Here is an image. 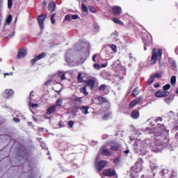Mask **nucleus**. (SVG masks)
Listing matches in <instances>:
<instances>
[{
	"mask_svg": "<svg viewBox=\"0 0 178 178\" xmlns=\"http://www.w3.org/2000/svg\"><path fill=\"white\" fill-rule=\"evenodd\" d=\"M102 155H105L108 156V155H111V152L108 149H103L102 152Z\"/></svg>",
	"mask_w": 178,
	"mask_h": 178,
	"instance_id": "b1692460",
	"label": "nucleus"
},
{
	"mask_svg": "<svg viewBox=\"0 0 178 178\" xmlns=\"http://www.w3.org/2000/svg\"><path fill=\"white\" fill-rule=\"evenodd\" d=\"M163 88L164 91H168V90L170 89V84H166L165 86H163Z\"/></svg>",
	"mask_w": 178,
	"mask_h": 178,
	"instance_id": "c9c22d12",
	"label": "nucleus"
},
{
	"mask_svg": "<svg viewBox=\"0 0 178 178\" xmlns=\"http://www.w3.org/2000/svg\"><path fill=\"white\" fill-rule=\"evenodd\" d=\"M152 77H153L154 79H159V78H161V74H154L153 76H152Z\"/></svg>",
	"mask_w": 178,
	"mask_h": 178,
	"instance_id": "c03bdc74",
	"label": "nucleus"
},
{
	"mask_svg": "<svg viewBox=\"0 0 178 178\" xmlns=\"http://www.w3.org/2000/svg\"><path fill=\"white\" fill-rule=\"evenodd\" d=\"M15 115H17V118H20V117L22 118V116H23V115H22V113H20L19 112L15 113Z\"/></svg>",
	"mask_w": 178,
	"mask_h": 178,
	"instance_id": "603ef678",
	"label": "nucleus"
},
{
	"mask_svg": "<svg viewBox=\"0 0 178 178\" xmlns=\"http://www.w3.org/2000/svg\"><path fill=\"white\" fill-rule=\"evenodd\" d=\"M108 164V162L106 161H101L97 164V168L99 169V170H102L105 166Z\"/></svg>",
	"mask_w": 178,
	"mask_h": 178,
	"instance_id": "9b49d317",
	"label": "nucleus"
},
{
	"mask_svg": "<svg viewBox=\"0 0 178 178\" xmlns=\"http://www.w3.org/2000/svg\"><path fill=\"white\" fill-rule=\"evenodd\" d=\"M73 124H74V122L70 121L68 123L69 127H73Z\"/></svg>",
	"mask_w": 178,
	"mask_h": 178,
	"instance_id": "de8ad7c7",
	"label": "nucleus"
},
{
	"mask_svg": "<svg viewBox=\"0 0 178 178\" xmlns=\"http://www.w3.org/2000/svg\"><path fill=\"white\" fill-rule=\"evenodd\" d=\"M115 163H119V159L114 160Z\"/></svg>",
	"mask_w": 178,
	"mask_h": 178,
	"instance_id": "052dcab7",
	"label": "nucleus"
},
{
	"mask_svg": "<svg viewBox=\"0 0 178 178\" xmlns=\"http://www.w3.org/2000/svg\"><path fill=\"white\" fill-rule=\"evenodd\" d=\"M114 15H120L122 13V8L120 7L114 6L112 8Z\"/></svg>",
	"mask_w": 178,
	"mask_h": 178,
	"instance_id": "2eb2a0df",
	"label": "nucleus"
},
{
	"mask_svg": "<svg viewBox=\"0 0 178 178\" xmlns=\"http://www.w3.org/2000/svg\"><path fill=\"white\" fill-rule=\"evenodd\" d=\"M55 9H56V4L54 1H51L49 4V10H50V12H54Z\"/></svg>",
	"mask_w": 178,
	"mask_h": 178,
	"instance_id": "dca6fc26",
	"label": "nucleus"
},
{
	"mask_svg": "<svg viewBox=\"0 0 178 178\" xmlns=\"http://www.w3.org/2000/svg\"><path fill=\"white\" fill-rule=\"evenodd\" d=\"M159 86V83H155L154 84L155 88H158Z\"/></svg>",
	"mask_w": 178,
	"mask_h": 178,
	"instance_id": "680f3d73",
	"label": "nucleus"
},
{
	"mask_svg": "<svg viewBox=\"0 0 178 178\" xmlns=\"http://www.w3.org/2000/svg\"><path fill=\"white\" fill-rule=\"evenodd\" d=\"M65 20H66L67 22H70V20H72V14L65 15Z\"/></svg>",
	"mask_w": 178,
	"mask_h": 178,
	"instance_id": "c756f323",
	"label": "nucleus"
},
{
	"mask_svg": "<svg viewBox=\"0 0 178 178\" xmlns=\"http://www.w3.org/2000/svg\"><path fill=\"white\" fill-rule=\"evenodd\" d=\"M102 66L103 67H106V66H108V64L107 63H104V64H102Z\"/></svg>",
	"mask_w": 178,
	"mask_h": 178,
	"instance_id": "13d9d810",
	"label": "nucleus"
},
{
	"mask_svg": "<svg viewBox=\"0 0 178 178\" xmlns=\"http://www.w3.org/2000/svg\"><path fill=\"white\" fill-rule=\"evenodd\" d=\"M131 118L133 119H138L140 118V112L138 110H134L131 113Z\"/></svg>",
	"mask_w": 178,
	"mask_h": 178,
	"instance_id": "f3484780",
	"label": "nucleus"
},
{
	"mask_svg": "<svg viewBox=\"0 0 178 178\" xmlns=\"http://www.w3.org/2000/svg\"><path fill=\"white\" fill-rule=\"evenodd\" d=\"M95 58H97V54H95L92 57V60H94V62H95Z\"/></svg>",
	"mask_w": 178,
	"mask_h": 178,
	"instance_id": "bf43d9fd",
	"label": "nucleus"
},
{
	"mask_svg": "<svg viewBox=\"0 0 178 178\" xmlns=\"http://www.w3.org/2000/svg\"><path fill=\"white\" fill-rule=\"evenodd\" d=\"M65 60L67 63H69V65H70V61H69V57L67 56V55L65 56Z\"/></svg>",
	"mask_w": 178,
	"mask_h": 178,
	"instance_id": "3c124183",
	"label": "nucleus"
},
{
	"mask_svg": "<svg viewBox=\"0 0 178 178\" xmlns=\"http://www.w3.org/2000/svg\"><path fill=\"white\" fill-rule=\"evenodd\" d=\"M129 58H130L131 59H133V54H129Z\"/></svg>",
	"mask_w": 178,
	"mask_h": 178,
	"instance_id": "e2e57ef3",
	"label": "nucleus"
},
{
	"mask_svg": "<svg viewBox=\"0 0 178 178\" xmlns=\"http://www.w3.org/2000/svg\"><path fill=\"white\" fill-rule=\"evenodd\" d=\"M13 120H14V122H15V123H19V122H20V119H19L17 118H14Z\"/></svg>",
	"mask_w": 178,
	"mask_h": 178,
	"instance_id": "09e8293b",
	"label": "nucleus"
},
{
	"mask_svg": "<svg viewBox=\"0 0 178 178\" xmlns=\"http://www.w3.org/2000/svg\"><path fill=\"white\" fill-rule=\"evenodd\" d=\"M98 99H99V101L102 102H104L105 101V98H104L102 97H99Z\"/></svg>",
	"mask_w": 178,
	"mask_h": 178,
	"instance_id": "8fccbe9b",
	"label": "nucleus"
},
{
	"mask_svg": "<svg viewBox=\"0 0 178 178\" xmlns=\"http://www.w3.org/2000/svg\"><path fill=\"white\" fill-rule=\"evenodd\" d=\"M118 32H115L111 35L110 38L112 40V41H118Z\"/></svg>",
	"mask_w": 178,
	"mask_h": 178,
	"instance_id": "aec40b11",
	"label": "nucleus"
},
{
	"mask_svg": "<svg viewBox=\"0 0 178 178\" xmlns=\"http://www.w3.org/2000/svg\"><path fill=\"white\" fill-rule=\"evenodd\" d=\"M124 154H129V150H126V151H124Z\"/></svg>",
	"mask_w": 178,
	"mask_h": 178,
	"instance_id": "0e129e2a",
	"label": "nucleus"
},
{
	"mask_svg": "<svg viewBox=\"0 0 178 178\" xmlns=\"http://www.w3.org/2000/svg\"><path fill=\"white\" fill-rule=\"evenodd\" d=\"M56 110V106L53 105L51 106L48 109H47V114L51 115V113H54V112Z\"/></svg>",
	"mask_w": 178,
	"mask_h": 178,
	"instance_id": "a211bd4d",
	"label": "nucleus"
},
{
	"mask_svg": "<svg viewBox=\"0 0 178 178\" xmlns=\"http://www.w3.org/2000/svg\"><path fill=\"white\" fill-rule=\"evenodd\" d=\"M59 126L60 127H63V122H60Z\"/></svg>",
	"mask_w": 178,
	"mask_h": 178,
	"instance_id": "6e6d98bb",
	"label": "nucleus"
},
{
	"mask_svg": "<svg viewBox=\"0 0 178 178\" xmlns=\"http://www.w3.org/2000/svg\"><path fill=\"white\" fill-rule=\"evenodd\" d=\"M171 84H176V76H172L170 79Z\"/></svg>",
	"mask_w": 178,
	"mask_h": 178,
	"instance_id": "f704fd0d",
	"label": "nucleus"
},
{
	"mask_svg": "<svg viewBox=\"0 0 178 178\" xmlns=\"http://www.w3.org/2000/svg\"><path fill=\"white\" fill-rule=\"evenodd\" d=\"M154 83V76H152L149 78L147 81V86H149L150 84H152Z\"/></svg>",
	"mask_w": 178,
	"mask_h": 178,
	"instance_id": "72a5a7b5",
	"label": "nucleus"
},
{
	"mask_svg": "<svg viewBox=\"0 0 178 178\" xmlns=\"http://www.w3.org/2000/svg\"><path fill=\"white\" fill-rule=\"evenodd\" d=\"M51 23H52V24H55V19L54 18V16H51Z\"/></svg>",
	"mask_w": 178,
	"mask_h": 178,
	"instance_id": "5fc2aeb1",
	"label": "nucleus"
},
{
	"mask_svg": "<svg viewBox=\"0 0 178 178\" xmlns=\"http://www.w3.org/2000/svg\"><path fill=\"white\" fill-rule=\"evenodd\" d=\"M168 145L169 139H166L165 137L163 138H159L152 145V151H154L155 152H160V151H162L163 148Z\"/></svg>",
	"mask_w": 178,
	"mask_h": 178,
	"instance_id": "f257e3e1",
	"label": "nucleus"
},
{
	"mask_svg": "<svg viewBox=\"0 0 178 178\" xmlns=\"http://www.w3.org/2000/svg\"><path fill=\"white\" fill-rule=\"evenodd\" d=\"M46 55L47 54L45 53H44V52L41 53L38 56H36L35 58L31 60V63L33 65H34V63H35V62L40 60V59H42L43 58H45Z\"/></svg>",
	"mask_w": 178,
	"mask_h": 178,
	"instance_id": "9d476101",
	"label": "nucleus"
},
{
	"mask_svg": "<svg viewBox=\"0 0 178 178\" xmlns=\"http://www.w3.org/2000/svg\"><path fill=\"white\" fill-rule=\"evenodd\" d=\"M81 8H82L83 12H84L83 15L87 16V15H88V8L86 7V4L82 3Z\"/></svg>",
	"mask_w": 178,
	"mask_h": 178,
	"instance_id": "6ab92c4d",
	"label": "nucleus"
},
{
	"mask_svg": "<svg viewBox=\"0 0 178 178\" xmlns=\"http://www.w3.org/2000/svg\"><path fill=\"white\" fill-rule=\"evenodd\" d=\"M43 5H44V6H47V1H44Z\"/></svg>",
	"mask_w": 178,
	"mask_h": 178,
	"instance_id": "69168bd1",
	"label": "nucleus"
},
{
	"mask_svg": "<svg viewBox=\"0 0 178 178\" xmlns=\"http://www.w3.org/2000/svg\"><path fill=\"white\" fill-rule=\"evenodd\" d=\"M8 8H12L13 0H8Z\"/></svg>",
	"mask_w": 178,
	"mask_h": 178,
	"instance_id": "49530a36",
	"label": "nucleus"
},
{
	"mask_svg": "<svg viewBox=\"0 0 178 178\" xmlns=\"http://www.w3.org/2000/svg\"><path fill=\"white\" fill-rule=\"evenodd\" d=\"M88 9L90 10V12H92V13H97V10L92 6H90L88 7Z\"/></svg>",
	"mask_w": 178,
	"mask_h": 178,
	"instance_id": "c85d7f7f",
	"label": "nucleus"
},
{
	"mask_svg": "<svg viewBox=\"0 0 178 178\" xmlns=\"http://www.w3.org/2000/svg\"><path fill=\"white\" fill-rule=\"evenodd\" d=\"M57 74H58V77L60 78L61 80L66 79V76H65V72L59 71Z\"/></svg>",
	"mask_w": 178,
	"mask_h": 178,
	"instance_id": "5701e85b",
	"label": "nucleus"
},
{
	"mask_svg": "<svg viewBox=\"0 0 178 178\" xmlns=\"http://www.w3.org/2000/svg\"><path fill=\"white\" fill-rule=\"evenodd\" d=\"M4 76H13V72H10V73H5Z\"/></svg>",
	"mask_w": 178,
	"mask_h": 178,
	"instance_id": "864d4df0",
	"label": "nucleus"
},
{
	"mask_svg": "<svg viewBox=\"0 0 178 178\" xmlns=\"http://www.w3.org/2000/svg\"><path fill=\"white\" fill-rule=\"evenodd\" d=\"M106 85H102L99 88V91H104V90H106Z\"/></svg>",
	"mask_w": 178,
	"mask_h": 178,
	"instance_id": "4c0bfd02",
	"label": "nucleus"
},
{
	"mask_svg": "<svg viewBox=\"0 0 178 178\" xmlns=\"http://www.w3.org/2000/svg\"><path fill=\"white\" fill-rule=\"evenodd\" d=\"M95 84V83L94 82V80L89 79L87 81V86H88V87H90V88H94Z\"/></svg>",
	"mask_w": 178,
	"mask_h": 178,
	"instance_id": "412c9836",
	"label": "nucleus"
},
{
	"mask_svg": "<svg viewBox=\"0 0 178 178\" xmlns=\"http://www.w3.org/2000/svg\"><path fill=\"white\" fill-rule=\"evenodd\" d=\"M46 17L47 15H40L38 17V22L40 27V30H44V22L45 21Z\"/></svg>",
	"mask_w": 178,
	"mask_h": 178,
	"instance_id": "6e6552de",
	"label": "nucleus"
},
{
	"mask_svg": "<svg viewBox=\"0 0 178 178\" xmlns=\"http://www.w3.org/2000/svg\"><path fill=\"white\" fill-rule=\"evenodd\" d=\"M79 81L81 82L83 81V77L81 76V73H79L77 77Z\"/></svg>",
	"mask_w": 178,
	"mask_h": 178,
	"instance_id": "a18cd8bd",
	"label": "nucleus"
},
{
	"mask_svg": "<svg viewBox=\"0 0 178 178\" xmlns=\"http://www.w3.org/2000/svg\"><path fill=\"white\" fill-rule=\"evenodd\" d=\"M88 109H89V107L88 106H83L81 108V111L83 113H84V115H88Z\"/></svg>",
	"mask_w": 178,
	"mask_h": 178,
	"instance_id": "4be33fe9",
	"label": "nucleus"
},
{
	"mask_svg": "<svg viewBox=\"0 0 178 178\" xmlns=\"http://www.w3.org/2000/svg\"><path fill=\"white\" fill-rule=\"evenodd\" d=\"M143 169V159H140L134 166L131 168V176L133 178L137 177V174L140 173Z\"/></svg>",
	"mask_w": 178,
	"mask_h": 178,
	"instance_id": "7ed1b4c3",
	"label": "nucleus"
},
{
	"mask_svg": "<svg viewBox=\"0 0 178 178\" xmlns=\"http://www.w3.org/2000/svg\"><path fill=\"white\" fill-rule=\"evenodd\" d=\"M15 94V92L12 89H6L4 90L2 93V96L6 99H8L10 98V97H13V95Z\"/></svg>",
	"mask_w": 178,
	"mask_h": 178,
	"instance_id": "0eeeda50",
	"label": "nucleus"
},
{
	"mask_svg": "<svg viewBox=\"0 0 178 178\" xmlns=\"http://www.w3.org/2000/svg\"><path fill=\"white\" fill-rule=\"evenodd\" d=\"M62 104H63V99H58L56 101V106H62Z\"/></svg>",
	"mask_w": 178,
	"mask_h": 178,
	"instance_id": "7c9ffc66",
	"label": "nucleus"
},
{
	"mask_svg": "<svg viewBox=\"0 0 178 178\" xmlns=\"http://www.w3.org/2000/svg\"><path fill=\"white\" fill-rule=\"evenodd\" d=\"M103 175L107 176V177H113V176H115V178H118V176H116V172H115V170H113V169L104 170Z\"/></svg>",
	"mask_w": 178,
	"mask_h": 178,
	"instance_id": "423d86ee",
	"label": "nucleus"
},
{
	"mask_svg": "<svg viewBox=\"0 0 178 178\" xmlns=\"http://www.w3.org/2000/svg\"><path fill=\"white\" fill-rule=\"evenodd\" d=\"M132 95H138V88H135L132 92Z\"/></svg>",
	"mask_w": 178,
	"mask_h": 178,
	"instance_id": "58836bf2",
	"label": "nucleus"
},
{
	"mask_svg": "<svg viewBox=\"0 0 178 178\" xmlns=\"http://www.w3.org/2000/svg\"><path fill=\"white\" fill-rule=\"evenodd\" d=\"M11 22H12V15H10L7 18V23L9 24Z\"/></svg>",
	"mask_w": 178,
	"mask_h": 178,
	"instance_id": "79ce46f5",
	"label": "nucleus"
},
{
	"mask_svg": "<svg viewBox=\"0 0 178 178\" xmlns=\"http://www.w3.org/2000/svg\"><path fill=\"white\" fill-rule=\"evenodd\" d=\"M170 63L172 65V69H173L174 70H175L177 66H176V62H175L174 60H171Z\"/></svg>",
	"mask_w": 178,
	"mask_h": 178,
	"instance_id": "e433bc0d",
	"label": "nucleus"
},
{
	"mask_svg": "<svg viewBox=\"0 0 178 178\" xmlns=\"http://www.w3.org/2000/svg\"><path fill=\"white\" fill-rule=\"evenodd\" d=\"M29 106H31V108H38V104H31L29 103Z\"/></svg>",
	"mask_w": 178,
	"mask_h": 178,
	"instance_id": "ea45409f",
	"label": "nucleus"
},
{
	"mask_svg": "<svg viewBox=\"0 0 178 178\" xmlns=\"http://www.w3.org/2000/svg\"><path fill=\"white\" fill-rule=\"evenodd\" d=\"M120 144L117 143H111V151H118L119 149H120Z\"/></svg>",
	"mask_w": 178,
	"mask_h": 178,
	"instance_id": "4468645a",
	"label": "nucleus"
},
{
	"mask_svg": "<svg viewBox=\"0 0 178 178\" xmlns=\"http://www.w3.org/2000/svg\"><path fill=\"white\" fill-rule=\"evenodd\" d=\"M165 104H170L172 101H173V99L172 97H167L164 99Z\"/></svg>",
	"mask_w": 178,
	"mask_h": 178,
	"instance_id": "473e14b6",
	"label": "nucleus"
},
{
	"mask_svg": "<svg viewBox=\"0 0 178 178\" xmlns=\"http://www.w3.org/2000/svg\"><path fill=\"white\" fill-rule=\"evenodd\" d=\"M112 20L115 24H120V26L123 25V22L117 18H112Z\"/></svg>",
	"mask_w": 178,
	"mask_h": 178,
	"instance_id": "393cba45",
	"label": "nucleus"
},
{
	"mask_svg": "<svg viewBox=\"0 0 178 178\" xmlns=\"http://www.w3.org/2000/svg\"><path fill=\"white\" fill-rule=\"evenodd\" d=\"M142 99H143V97H139L135 99L134 101H132L129 104L130 108H134V106H136V105L138 104V102H140V101H141Z\"/></svg>",
	"mask_w": 178,
	"mask_h": 178,
	"instance_id": "f8f14e48",
	"label": "nucleus"
},
{
	"mask_svg": "<svg viewBox=\"0 0 178 178\" xmlns=\"http://www.w3.org/2000/svg\"><path fill=\"white\" fill-rule=\"evenodd\" d=\"M156 168H158L156 165L152 166V170H155V169H156Z\"/></svg>",
	"mask_w": 178,
	"mask_h": 178,
	"instance_id": "4d7b16f0",
	"label": "nucleus"
},
{
	"mask_svg": "<svg viewBox=\"0 0 178 178\" xmlns=\"http://www.w3.org/2000/svg\"><path fill=\"white\" fill-rule=\"evenodd\" d=\"M161 56L162 49H159L157 50L156 49H153L150 65H155V63H156V60H158V59H161Z\"/></svg>",
	"mask_w": 178,
	"mask_h": 178,
	"instance_id": "20e7f679",
	"label": "nucleus"
},
{
	"mask_svg": "<svg viewBox=\"0 0 178 178\" xmlns=\"http://www.w3.org/2000/svg\"><path fill=\"white\" fill-rule=\"evenodd\" d=\"M175 137L178 138V133L175 135Z\"/></svg>",
	"mask_w": 178,
	"mask_h": 178,
	"instance_id": "774afa93",
	"label": "nucleus"
},
{
	"mask_svg": "<svg viewBox=\"0 0 178 178\" xmlns=\"http://www.w3.org/2000/svg\"><path fill=\"white\" fill-rule=\"evenodd\" d=\"M110 48H111L112 51H113V52H117L118 51V47H116V45L115 44H110Z\"/></svg>",
	"mask_w": 178,
	"mask_h": 178,
	"instance_id": "2f4dec72",
	"label": "nucleus"
},
{
	"mask_svg": "<svg viewBox=\"0 0 178 178\" xmlns=\"http://www.w3.org/2000/svg\"><path fill=\"white\" fill-rule=\"evenodd\" d=\"M33 95V92H31L30 94V99H31V96Z\"/></svg>",
	"mask_w": 178,
	"mask_h": 178,
	"instance_id": "338daca9",
	"label": "nucleus"
},
{
	"mask_svg": "<svg viewBox=\"0 0 178 178\" xmlns=\"http://www.w3.org/2000/svg\"><path fill=\"white\" fill-rule=\"evenodd\" d=\"M72 20H77L79 19V15H72Z\"/></svg>",
	"mask_w": 178,
	"mask_h": 178,
	"instance_id": "37998d69",
	"label": "nucleus"
},
{
	"mask_svg": "<svg viewBox=\"0 0 178 178\" xmlns=\"http://www.w3.org/2000/svg\"><path fill=\"white\" fill-rule=\"evenodd\" d=\"M147 122H149V124L151 126H154V124H155V123H156V120H155L154 118H150V119L147 120Z\"/></svg>",
	"mask_w": 178,
	"mask_h": 178,
	"instance_id": "bb28decb",
	"label": "nucleus"
},
{
	"mask_svg": "<svg viewBox=\"0 0 178 178\" xmlns=\"http://www.w3.org/2000/svg\"><path fill=\"white\" fill-rule=\"evenodd\" d=\"M111 115H112V113L111 112L106 113L104 114L103 119L104 120H107L108 118H111Z\"/></svg>",
	"mask_w": 178,
	"mask_h": 178,
	"instance_id": "cd10ccee",
	"label": "nucleus"
},
{
	"mask_svg": "<svg viewBox=\"0 0 178 178\" xmlns=\"http://www.w3.org/2000/svg\"><path fill=\"white\" fill-rule=\"evenodd\" d=\"M94 68H95L96 70H99V69H101V65H99V64H95V65H94Z\"/></svg>",
	"mask_w": 178,
	"mask_h": 178,
	"instance_id": "a19ab883",
	"label": "nucleus"
},
{
	"mask_svg": "<svg viewBox=\"0 0 178 178\" xmlns=\"http://www.w3.org/2000/svg\"><path fill=\"white\" fill-rule=\"evenodd\" d=\"M26 55H27V50L22 49L18 52L17 58L22 59V58H24Z\"/></svg>",
	"mask_w": 178,
	"mask_h": 178,
	"instance_id": "ddd939ff",
	"label": "nucleus"
},
{
	"mask_svg": "<svg viewBox=\"0 0 178 178\" xmlns=\"http://www.w3.org/2000/svg\"><path fill=\"white\" fill-rule=\"evenodd\" d=\"M169 94L170 93L168 91L159 90V91L156 92L155 95L158 98H163V97H168V95H169Z\"/></svg>",
	"mask_w": 178,
	"mask_h": 178,
	"instance_id": "1a4fd4ad",
	"label": "nucleus"
},
{
	"mask_svg": "<svg viewBox=\"0 0 178 178\" xmlns=\"http://www.w3.org/2000/svg\"><path fill=\"white\" fill-rule=\"evenodd\" d=\"M80 92L85 95H88V92H87V86H83L82 88H81Z\"/></svg>",
	"mask_w": 178,
	"mask_h": 178,
	"instance_id": "a878e982",
	"label": "nucleus"
},
{
	"mask_svg": "<svg viewBox=\"0 0 178 178\" xmlns=\"http://www.w3.org/2000/svg\"><path fill=\"white\" fill-rule=\"evenodd\" d=\"M147 133H153L156 134V136H158L157 133H168V131L166 130V127H165L164 125L162 124H157V126L154 129H149L147 128Z\"/></svg>",
	"mask_w": 178,
	"mask_h": 178,
	"instance_id": "39448f33",
	"label": "nucleus"
},
{
	"mask_svg": "<svg viewBox=\"0 0 178 178\" xmlns=\"http://www.w3.org/2000/svg\"><path fill=\"white\" fill-rule=\"evenodd\" d=\"M145 147H147L145 140L137 139L135 141V144L134 145V149L136 151V152H137V154H144V151H145Z\"/></svg>",
	"mask_w": 178,
	"mask_h": 178,
	"instance_id": "f03ea898",
	"label": "nucleus"
}]
</instances>
